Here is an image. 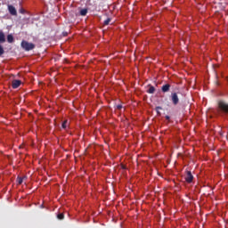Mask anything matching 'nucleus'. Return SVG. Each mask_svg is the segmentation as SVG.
<instances>
[{"instance_id": "7ed1b4c3", "label": "nucleus", "mask_w": 228, "mask_h": 228, "mask_svg": "<svg viewBox=\"0 0 228 228\" xmlns=\"http://www.w3.org/2000/svg\"><path fill=\"white\" fill-rule=\"evenodd\" d=\"M21 47L24 49V51L29 52L33 51L35 49L36 45L33 43H29L26 40L21 41Z\"/></svg>"}, {"instance_id": "a211bd4d", "label": "nucleus", "mask_w": 228, "mask_h": 228, "mask_svg": "<svg viewBox=\"0 0 228 228\" xmlns=\"http://www.w3.org/2000/svg\"><path fill=\"white\" fill-rule=\"evenodd\" d=\"M21 179H23V181H26V179H28V176L27 175H23V176H21Z\"/></svg>"}, {"instance_id": "20e7f679", "label": "nucleus", "mask_w": 228, "mask_h": 228, "mask_svg": "<svg viewBox=\"0 0 228 228\" xmlns=\"http://www.w3.org/2000/svg\"><path fill=\"white\" fill-rule=\"evenodd\" d=\"M170 97L174 106H177V104H179V96L177 95V93H172Z\"/></svg>"}, {"instance_id": "ddd939ff", "label": "nucleus", "mask_w": 228, "mask_h": 228, "mask_svg": "<svg viewBox=\"0 0 228 228\" xmlns=\"http://www.w3.org/2000/svg\"><path fill=\"white\" fill-rule=\"evenodd\" d=\"M17 183H18V184H22V183H24V180H23L22 176H18L17 177Z\"/></svg>"}, {"instance_id": "0eeeda50", "label": "nucleus", "mask_w": 228, "mask_h": 228, "mask_svg": "<svg viewBox=\"0 0 228 228\" xmlns=\"http://www.w3.org/2000/svg\"><path fill=\"white\" fill-rule=\"evenodd\" d=\"M9 13L17 17V9L13 5H8Z\"/></svg>"}, {"instance_id": "39448f33", "label": "nucleus", "mask_w": 228, "mask_h": 228, "mask_svg": "<svg viewBox=\"0 0 228 228\" xmlns=\"http://www.w3.org/2000/svg\"><path fill=\"white\" fill-rule=\"evenodd\" d=\"M185 181L189 183L193 182V175H191V171H187L185 175Z\"/></svg>"}, {"instance_id": "f257e3e1", "label": "nucleus", "mask_w": 228, "mask_h": 228, "mask_svg": "<svg viewBox=\"0 0 228 228\" xmlns=\"http://www.w3.org/2000/svg\"><path fill=\"white\" fill-rule=\"evenodd\" d=\"M217 111L221 115H227L228 113V103L224 102V101H219L218 102V109Z\"/></svg>"}, {"instance_id": "4468645a", "label": "nucleus", "mask_w": 228, "mask_h": 228, "mask_svg": "<svg viewBox=\"0 0 228 228\" xmlns=\"http://www.w3.org/2000/svg\"><path fill=\"white\" fill-rule=\"evenodd\" d=\"M110 22H111V18H108L107 20H105L103 21V24H104V26H108V25H110Z\"/></svg>"}, {"instance_id": "423d86ee", "label": "nucleus", "mask_w": 228, "mask_h": 228, "mask_svg": "<svg viewBox=\"0 0 228 228\" xmlns=\"http://www.w3.org/2000/svg\"><path fill=\"white\" fill-rule=\"evenodd\" d=\"M20 85H22V81L14 79V80H12V87L13 89H17V88H19V86H20Z\"/></svg>"}, {"instance_id": "9d476101", "label": "nucleus", "mask_w": 228, "mask_h": 228, "mask_svg": "<svg viewBox=\"0 0 228 228\" xmlns=\"http://www.w3.org/2000/svg\"><path fill=\"white\" fill-rule=\"evenodd\" d=\"M149 89L147 90L148 94H154V92H156V88L154 87V86H151L149 85Z\"/></svg>"}, {"instance_id": "6ab92c4d", "label": "nucleus", "mask_w": 228, "mask_h": 228, "mask_svg": "<svg viewBox=\"0 0 228 228\" xmlns=\"http://www.w3.org/2000/svg\"><path fill=\"white\" fill-rule=\"evenodd\" d=\"M118 110H120L122 108V105H117Z\"/></svg>"}, {"instance_id": "1a4fd4ad", "label": "nucleus", "mask_w": 228, "mask_h": 228, "mask_svg": "<svg viewBox=\"0 0 228 228\" xmlns=\"http://www.w3.org/2000/svg\"><path fill=\"white\" fill-rule=\"evenodd\" d=\"M7 42L8 44H13L15 42V38L13 37V35L12 34L7 35Z\"/></svg>"}, {"instance_id": "f8f14e48", "label": "nucleus", "mask_w": 228, "mask_h": 228, "mask_svg": "<svg viewBox=\"0 0 228 228\" xmlns=\"http://www.w3.org/2000/svg\"><path fill=\"white\" fill-rule=\"evenodd\" d=\"M69 124V120H64L63 122H62V125H61V127H62V129H67V125Z\"/></svg>"}, {"instance_id": "6e6552de", "label": "nucleus", "mask_w": 228, "mask_h": 228, "mask_svg": "<svg viewBox=\"0 0 228 228\" xmlns=\"http://www.w3.org/2000/svg\"><path fill=\"white\" fill-rule=\"evenodd\" d=\"M170 84H166L164 86H162L161 87V91L164 93V94H167V92H170Z\"/></svg>"}, {"instance_id": "2eb2a0df", "label": "nucleus", "mask_w": 228, "mask_h": 228, "mask_svg": "<svg viewBox=\"0 0 228 228\" xmlns=\"http://www.w3.org/2000/svg\"><path fill=\"white\" fill-rule=\"evenodd\" d=\"M57 218L59 220H63L65 218V215H63V213H60L59 215H57Z\"/></svg>"}, {"instance_id": "dca6fc26", "label": "nucleus", "mask_w": 228, "mask_h": 228, "mask_svg": "<svg viewBox=\"0 0 228 228\" xmlns=\"http://www.w3.org/2000/svg\"><path fill=\"white\" fill-rule=\"evenodd\" d=\"M19 12L20 13H22V14L26 13V10H24L23 8H20Z\"/></svg>"}, {"instance_id": "f3484780", "label": "nucleus", "mask_w": 228, "mask_h": 228, "mask_svg": "<svg viewBox=\"0 0 228 228\" xmlns=\"http://www.w3.org/2000/svg\"><path fill=\"white\" fill-rule=\"evenodd\" d=\"M159 110H162V108H161V107H157V108H156V111H157V113H159Z\"/></svg>"}, {"instance_id": "9b49d317", "label": "nucleus", "mask_w": 228, "mask_h": 228, "mask_svg": "<svg viewBox=\"0 0 228 228\" xmlns=\"http://www.w3.org/2000/svg\"><path fill=\"white\" fill-rule=\"evenodd\" d=\"M86 13H88V9H82L80 11V15H82V17H85Z\"/></svg>"}, {"instance_id": "f03ea898", "label": "nucleus", "mask_w": 228, "mask_h": 228, "mask_svg": "<svg viewBox=\"0 0 228 228\" xmlns=\"http://www.w3.org/2000/svg\"><path fill=\"white\" fill-rule=\"evenodd\" d=\"M6 43V35L3 30H0V58L4 54V47L3 44Z\"/></svg>"}, {"instance_id": "aec40b11", "label": "nucleus", "mask_w": 228, "mask_h": 228, "mask_svg": "<svg viewBox=\"0 0 228 228\" xmlns=\"http://www.w3.org/2000/svg\"><path fill=\"white\" fill-rule=\"evenodd\" d=\"M166 120H170V116H166Z\"/></svg>"}]
</instances>
